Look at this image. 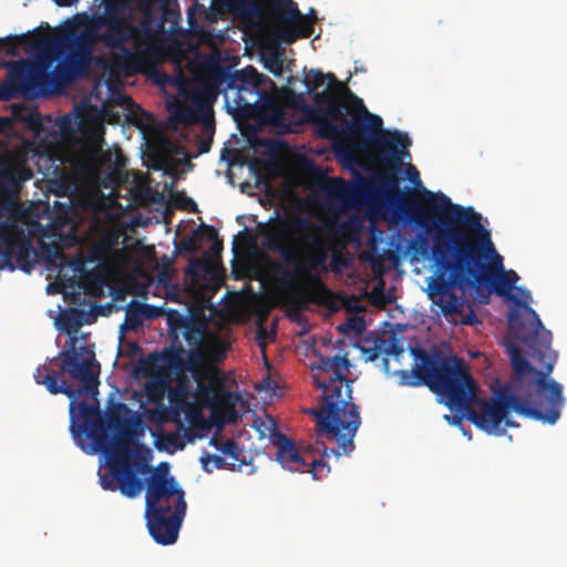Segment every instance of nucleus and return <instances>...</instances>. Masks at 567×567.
<instances>
[{
    "instance_id": "f8f14e48",
    "label": "nucleus",
    "mask_w": 567,
    "mask_h": 567,
    "mask_svg": "<svg viewBox=\"0 0 567 567\" xmlns=\"http://www.w3.org/2000/svg\"><path fill=\"white\" fill-rule=\"evenodd\" d=\"M212 82L214 96L219 91L225 93L235 91L234 101L237 107L257 103L266 94L264 85L268 82L272 83L269 78L260 74L254 66H246L234 72L218 68L212 73Z\"/></svg>"
},
{
    "instance_id": "473e14b6",
    "label": "nucleus",
    "mask_w": 567,
    "mask_h": 567,
    "mask_svg": "<svg viewBox=\"0 0 567 567\" xmlns=\"http://www.w3.org/2000/svg\"><path fill=\"white\" fill-rule=\"evenodd\" d=\"M326 80V74H323L319 70H312L308 78L305 80V84L308 91L316 90L323 85Z\"/></svg>"
},
{
    "instance_id": "f704fd0d",
    "label": "nucleus",
    "mask_w": 567,
    "mask_h": 567,
    "mask_svg": "<svg viewBox=\"0 0 567 567\" xmlns=\"http://www.w3.org/2000/svg\"><path fill=\"white\" fill-rule=\"evenodd\" d=\"M198 233L194 231L192 236L184 237L179 243V250L194 254L197 251V239H198Z\"/></svg>"
},
{
    "instance_id": "dca6fc26",
    "label": "nucleus",
    "mask_w": 567,
    "mask_h": 567,
    "mask_svg": "<svg viewBox=\"0 0 567 567\" xmlns=\"http://www.w3.org/2000/svg\"><path fill=\"white\" fill-rule=\"evenodd\" d=\"M207 374L194 379L195 401L202 408L229 410L234 408L233 393L226 389L225 375L219 369H209Z\"/></svg>"
},
{
    "instance_id": "09e8293b",
    "label": "nucleus",
    "mask_w": 567,
    "mask_h": 567,
    "mask_svg": "<svg viewBox=\"0 0 567 567\" xmlns=\"http://www.w3.org/2000/svg\"><path fill=\"white\" fill-rule=\"evenodd\" d=\"M128 346L133 354H136L140 351V346L136 342H131Z\"/></svg>"
},
{
    "instance_id": "3c124183",
    "label": "nucleus",
    "mask_w": 567,
    "mask_h": 567,
    "mask_svg": "<svg viewBox=\"0 0 567 567\" xmlns=\"http://www.w3.org/2000/svg\"><path fill=\"white\" fill-rule=\"evenodd\" d=\"M266 334V330L264 328H260L259 331H258V338H264Z\"/></svg>"
},
{
    "instance_id": "a211bd4d",
    "label": "nucleus",
    "mask_w": 567,
    "mask_h": 567,
    "mask_svg": "<svg viewBox=\"0 0 567 567\" xmlns=\"http://www.w3.org/2000/svg\"><path fill=\"white\" fill-rule=\"evenodd\" d=\"M185 514L186 512L181 511L164 512L162 509H145L150 535L158 544H174L178 537V532Z\"/></svg>"
},
{
    "instance_id": "72a5a7b5",
    "label": "nucleus",
    "mask_w": 567,
    "mask_h": 567,
    "mask_svg": "<svg viewBox=\"0 0 567 567\" xmlns=\"http://www.w3.org/2000/svg\"><path fill=\"white\" fill-rule=\"evenodd\" d=\"M161 440L167 447L171 446L174 449L182 450L185 446V443L183 442L178 432L164 433Z\"/></svg>"
},
{
    "instance_id": "79ce46f5",
    "label": "nucleus",
    "mask_w": 567,
    "mask_h": 567,
    "mask_svg": "<svg viewBox=\"0 0 567 567\" xmlns=\"http://www.w3.org/2000/svg\"><path fill=\"white\" fill-rule=\"evenodd\" d=\"M326 79L329 81V86H334L333 90H338V91L344 92V89H348L332 73L326 74Z\"/></svg>"
},
{
    "instance_id": "7c9ffc66",
    "label": "nucleus",
    "mask_w": 567,
    "mask_h": 567,
    "mask_svg": "<svg viewBox=\"0 0 567 567\" xmlns=\"http://www.w3.org/2000/svg\"><path fill=\"white\" fill-rule=\"evenodd\" d=\"M20 39L16 35L0 39V51L14 56L19 53Z\"/></svg>"
},
{
    "instance_id": "0eeeda50",
    "label": "nucleus",
    "mask_w": 567,
    "mask_h": 567,
    "mask_svg": "<svg viewBox=\"0 0 567 567\" xmlns=\"http://www.w3.org/2000/svg\"><path fill=\"white\" fill-rule=\"evenodd\" d=\"M516 291L520 299H513V302L522 307L530 317L529 326L524 321L520 312L511 310L508 313V334L527 348V353L537 363H551L555 365L557 353L551 349V332L543 326L537 312L529 306L530 292L517 287Z\"/></svg>"
},
{
    "instance_id": "cd10ccee",
    "label": "nucleus",
    "mask_w": 567,
    "mask_h": 567,
    "mask_svg": "<svg viewBox=\"0 0 567 567\" xmlns=\"http://www.w3.org/2000/svg\"><path fill=\"white\" fill-rule=\"evenodd\" d=\"M203 470L212 473L214 468H229V463L219 455L206 453L200 457Z\"/></svg>"
},
{
    "instance_id": "4be33fe9",
    "label": "nucleus",
    "mask_w": 567,
    "mask_h": 567,
    "mask_svg": "<svg viewBox=\"0 0 567 567\" xmlns=\"http://www.w3.org/2000/svg\"><path fill=\"white\" fill-rule=\"evenodd\" d=\"M210 445L215 446L224 455L231 460L229 463V470H240L241 466L246 464V461L241 457L243 450L239 447V444L235 440H226L223 442L217 436H213L210 439Z\"/></svg>"
},
{
    "instance_id": "393cba45",
    "label": "nucleus",
    "mask_w": 567,
    "mask_h": 567,
    "mask_svg": "<svg viewBox=\"0 0 567 567\" xmlns=\"http://www.w3.org/2000/svg\"><path fill=\"white\" fill-rule=\"evenodd\" d=\"M353 190L354 187L340 177L327 181L322 187V192L327 198L338 200H344Z\"/></svg>"
},
{
    "instance_id": "4c0bfd02",
    "label": "nucleus",
    "mask_w": 567,
    "mask_h": 567,
    "mask_svg": "<svg viewBox=\"0 0 567 567\" xmlns=\"http://www.w3.org/2000/svg\"><path fill=\"white\" fill-rule=\"evenodd\" d=\"M177 118L183 123H193L197 121L195 113L186 107L177 112Z\"/></svg>"
},
{
    "instance_id": "a19ab883",
    "label": "nucleus",
    "mask_w": 567,
    "mask_h": 567,
    "mask_svg": "<svg viewBox=\"0 0 567 567\" xmlns=\"http://www.w3.org/2000/svg\"><path fill=\"white\" fill-rule=\"evenodd\" d=\"M213 143V136H208L206 138L198 140L197 150L199 154H204L209 152Z\"/></svg>"
},
{
    "instance_id": "8fccbe9b",
    "label": "nucleus",
    "mask_w": 567,
    "mask_h": 567,
    "mask_svg": "<svg viewBox=\"0 0 567 567\" xmlns=\"http://www.w3.org/2000/svg\"><path fill=\"white\" fill-rule=\"evenodd\" d=\"M382 363H383L384 370L388 371L389 370V359L388 358H383L382 359Z\"/></svg>"
},
{
    "instance_id": "423d86ee",
    "label": "nucleus",
    "mask_w": 567,
    "mask_h": 567,
    "mask_svg": "<svg viewBox=\"0 0 567 567\" xmlns=\"http://www.w3.org/2000/svg\"><path fill=\"white\" fill-rule=\"evenodd\" d=\"M131 10L130 0H103V11L94 13L90 22L93 31L105 29L92 40L103 42L109 49L118 50V64L127 75L142 73L152 64V52L140 49L143 44L142 35L148 34V27L145 22L141 25L131 23Z\"/></svg>"
},
{
    "instance_id": "7ed1b4c3",
    "label": "nucleus",
    "mask_w": 567,
    "mask_h": 567,
    "mask_svg": "<svg viewBox=\"0 0 567 567\" xmlns=\"http://www.w3.org/2000/svg\"><path fill=\"white\" fill-rule=\"evenodd\" d=\"M76 339L70 338L69 347L61 350L52 361L59 362L54 371L47 364L38 367L34 380L51 394H64L71 399L70 431L74 437L85 435L93 441L94 449L104 453L107 472L100 475L103 489L115 492L128 498L137 497L143 491V480L136 476L131 466L128 447V424L116 413L105 420L99 404L85 401L75 402L83 394L97 393L100 364L89 346L75 347Z\"/></svg>"
},
{
    "instance_id": "de8ad7c7",
    "label": "nucleus",
    "mask_w": 567,
    "mask_h": 567,
    "mask_svg": "<svg viewBox=\"0 0 567 567\" xmlns=\"http://www.w3.org/2000/svg\"><path fill=\"white\" fill-rule=\"evenodd\" d=\"M410 171L412 172L410 174V179L412 182H414V178L419 181V172L416 171V168L413 165H410Z\"/></svg>"
},
{
    "instance_id": "6e6552de",
    "label": "nucleus",
    "mask_w": 567,
    "mask_h": 567,
    "mask_svg": "<svg viewBox=\"0 0 567 567\" xmlns=\"http://www.w3.org/2000/svg\"><path fill=\"white\" fill-rule=\"evenodd\" d=\"M317 104L324 106L326 117L320 120V135L326 138H341L346 135H358L364 130V125L355 117L348 120L346 115H355L365 111L363 101L344 89V92L326 89L315 94Z\"/></svg>"
},
{
    "instance_id": "a878e982",
    "label": "nucleus",
    "mask_w": 567,
    "mask_h": 567,
    "mask_svg": "<svg viewBox=\"0 0 567 567\" xmlns=\"http://www.w3.org/2000/svg\"><path fill=\"white\" fill-rule=\"evenodd\" d=\"M223 2L238 16L256 18L264 11L258 0H223Z\"/></svg>"
},
{
    "instance_id": "f03ea898",
    "label": "nucleus",
    "mask_w": 567,
    "mask_h": 567,
    "mask_svg": "<svg viewBox=\"0 0 567 567\" xmlns=\"http://www.w3.org/2000/svg\"><path fill=\"white\" fill-rule=\"evenodd\" d=\"M426 196L433 212L442 215L435 224L427 212L413 207L415 225L433 236L432 254L439 267L427 279V297L449 322L472 326L478 322L477 317L470 306L463 315L465 301L454 289L478 290L488 284L496 295L504 297L519 277L514 270H504L503 258L496 252L491 231L483 225L480 213L472 206L452 203L442 193L426 192Z\"/></svg>"
},
{
    "instance_id": "ea45409f",
    "label": "nucleus",
    "mask_w": 567,
    "mask_h": 567,
    "mask_svg": "<svg viewBox=\"0 0 567 567\" xmlns=\"http://www.w3.org/2000/svg\"><path fill=\"white\" fill-rule=\"evenodd\" d=\"M53 184L55 185L54 192L58 195H66L71 192L72 185L62 179H56Z\"/></svg>"
},
{
    "instance_id": "bb28decb",
    "label": "nucleus",
    "mask_w": 567,
    "mask_h": 567,
    "mask_svg": "<svg viewBox=\"0 0 567 567\" xmlns=\"http://www.w3.org/2000/svg\"><path fill=\"white\" fill-rule=\"evenodd\" d=\"M84 317L85 313L83 311L71 309L70 312L63 318L68 332H78L84 323H87V321L84 320Z\"/></svg>"
},
{
    "instance_id": "2eb2a0df",
    "label": "nucleus",
    "mask_w": 567,
    "mask_h": 567,
    "mask_svg": "<svg viewBox=\"0 0 567 567\" xmlns=\"http://www.w3.org/2000/svg\"><path fill=\"white\" fill-rule=\"evenodd\" d=\"M360 113L364 114V120L358 121L364 125V130L358 135H351V137L361 136L367 131H370L371 134L364 137V142L378 150L379 158L382 163H391L393 159H399V155L410 157V153L406 150L412 145V140L406 133L398 130H383V122L380 116L371 114L367 110L357 112L355 114ZM344 137H350V135H346Z\"/></svg>"
},
{
    "instance_id": "2f4dec72",
    "label": "nucleus",
    "mask_w": 567,
    "mask_h": 567,
    "mask_svg": "<svg viewBox=\"0 0 567 567\" xmlns=\"http://www.w3.org/2000/svg\"><path fill=\"white\" fill-rule=\"evenodd\" d=\"M203 236H205L208 240H212V251L218 252L223 249V241L218 238L217 231L214 227L204 225L202 230Z\"/></svg>"
},
{
    "instance_id": "37998d69",
    "label": "nucleus",
    "mask_w": 567,
    "mask_h": 567,
    "mask_svg": "<svg viewBox=\"0 0 567 567\" xmlns=\"http://www.w3.org/2000/svg\"><path fill=\"white\" fill-rule=\"evenodd\" d=\"M53 2L59 7H70L78 2V0H53Z\"/></svg>"
},
{
    "instance_id": "603ef678",
    "label": "nucleus",
    "mask_w": 567,
    "mask_h": 567,
    "mask_svg": "<svg viewBox=\"0 0 567 567\" xmlns=\"http://www.w3.org/2000/svg\"><path fill=\"white\" fill-rule=\"evenodd\" d=\"M340 229H341V230H348V229H349V225H348V224H346V223H342V224L340 225Z\"/></svg>"
},
{
    "instance_id": "ddd939ff",
    "label": "nucleus",
    "mask_w": 567,
    "mask_h": 567,
    "mask_svg": "<svg viewBox=\"0 0 567 567\" xmlns=\"http://www.w3.org/2000/svg\"><path fill=\"white\" fill-rule=\"evenodd\" d=\"M225 351L216 346L206 349L202 346L192 347L186 351L182 343L171 342L158 354L162 363L176 374L189 372L193 379L207 374L209 369H218L214 362L223 360Z\"/></svg>"
},
{
    "instance_id": "9b49d317",
    "label": "nucleus",
    "mask_w": 567,
    "mask_h": 567,
    "mask_svg": "<svg viewBox=\"0 0 567 567\" xmlns=\"http://www.w3.org/2000/svg\"><path fill=\"white\" fill-rule=\"evenodd\" d=\"M53 63L50 54H40L35 61L14 64L7 81L0 83V102H8L17 96L33 99L40 95L48 84L49 68Z\"/></svg>"
},
{
    "instance_id": "aec40b11",
    "label": "nucleus",
    "mask_w": 567,
    "mask_h": 567,
    "mask_svg": "<svg viewBox=\"0 0 567 567\" xmlns=\"http://www.w3.org/2000/svg\"><path fill=\"white\" fill-rule=\"evenodd\" d=\"M103 143L104 138L99 134L94 137L93 145L82 152L80 158V166L82 169L91 174H96L105 162L109 161V154L102 150Z\"/></svg>"
},
{
    "instance_id": "1a4fd4ad",
    "label": "nucleus",
    "mask_w": 567,
    "mask_h": 567,
    "mask_svg": "<svg viewBox=\"0 0 567 567\" xmlns=\"http://www.w3.org/2000/svg\"><path fill=\"white\" fill-rule=\"evenodd\" d=\"M264 11L259 16H267L274 23V35L282 43L291 44L298 39L310 38L315 32L317 13L310 9L302 14L293 0H258Z\"/></svg>"
},
{
    "instance_id": "6ab92c4d",
    "label": "nucleus",
    "mask_w": 567,
    "mask_h": 567,
    "mask_svg": "<svg viewBox=\"0 0 567 567\" xmlns=\"http://www.w3.org/2000/svg\"><path fill=\"white\" fill-rule=\"evenodd\" d=\"M179 333L189 348L197 347L203 344L206 327L203 322L193 317L179 316L171 322V337L172 342H175V344L181 343L178 339Z\"/></svg>"
},
{
    "instance_id": "f257e3e1",
    "label": "nucleus",
    "mask_w": 567,
    "mask_h": 567,
    "mask_svg": "<svg viewBox=\"0 0 567 567\" xmlns=\"http://www.w3.org/2000/svg\"><path fill=\"white\" fill-rule=\"evenodd\" d=\"M506 352L515 373L513 390L501 388L491 399L477 396L475 380L464 360L455 355H429L417 350L421 364H416L412 371H399V383L413 388L429 386L443 398L450 410L462 411L468 421L487 434L501 435L506 427L518 426L507 417L509 411L554 424L565 403L563 386L548 378L554 365L550 362L538 363L540 370L533 368L519 346L509 341L506 342Z\"/></svg>"
},
{
    "instance_id": "58836bf2",
    "label": "nucleus",
    "mask_w": 567,
    "mask_h": 567,
    "mask_svg": "<svg viewBox=\"0 0 567 567\" xmlns=\"http://www.w3.org/2000/svg\"><path fill=\"white\" fill-rule=\"evenodd\" d=\"M270 123L277 126L285 125L286 115L285 112L281 109H275L274 113L270 115L269 118Z\"/></svg>"
},
{
    "instance_id": "864d4df0",
    "label": "nucleus",
    "mask_w": 567,
    "mask_h": 567,
    "mask_svg": "<svg viewBox=\"0 0 567 567\" xmlns=\"http://www.w3.org/2000/svg\"><path fill=\"white\" fill-rule=\"evenodd\" d=\"M42 44H43L44 47H49V45H51V44H52V42H51V41H49V40H45V41H43V42H42Z\"/></svg>"
},
{
    "instance_id": "412c9836",
    "label": "nucleus",
    "mask_w": 567,
    "mask_h": 567,
    "mask_svg": "<svg viewBox=\"0 0 567 567\" xmlns=\"http://www.w3.org/2000/svg\"><path fill=\"white\" fill-rule=\"evenodd\" d=\"M161 315V309L137 301L128 303L125 315V322L122 326L123 330H135L143 324L144 319H154Z\"/></svg>"
},
{
    "instance_id": "e433bc0d",
    "label": "nucleus",
    "mask_w": 567,
    "mask_h": 567,
    "mask_svg": "<svg viewBox=\"0 0 567 567\" xmlns=\"http://www.w3.org/2000/svg\"><path fill=\"white\" fill-rule=\"evenodd\" d=\"M381 349L380 342L377 339L372 348H363L362 352L365 354L367 361H375L383 353Z\"/></svg>"
},
{
    "instance_id": "f3484780",
    "label": "nucleus",
    "mask_w": 567,
    "mask_h": 567,
    "mask_svg": "<svg viewBox=\"0 0 567 567\" xmlns=\"http://www.w3.org/2000/svg\"><path fill=\"white\" fill-rule=\"evenodd\" d=\"M94 41L80 39L76 41V48L69 56L58 63L53 72H49L48 84L41 89L40 94L48 87L50 83L56 85H68L82 75L92 61V45Z\"/></svg>"
},
{
    "instance_id": "c85d7f7f",
    "label": "nucleus",
    "mask_w": 567,
    "mask_h": 567,
    "mask_svg": "<svg viewBox=\"0 0 567 567\" xmlns=\"http://www.w3.org/2000/svg\"><path fill=\"white\" fill-rule=\"evenodd\" d=\"M378 340L382 348V352L386 355L400 357L404 352L403 347L400 344V341L395 336H391L388 339L378 338Z\"/></svg>"
},
{
    "instance_id": "5701e85b",
    "label": "nucleus",
    "mask_w": 567,
    "mask_h": 567,
    "mask_svg": "<svg viewBox=\"0 0 567 567\" xmlns=\"http://www.w3.org/2000/svg\"><path fill=\"white\" fill-rule=\"evenodd\" d=\"M32 176L30 169L21 165L6 163L0 166V185L8 187H18L21 183Z\"/></svg>"
},
{
    "instance_id": "4468645a",
    "label": "nucleus",
    "mask_w": 567,
    "mask_h": 567,
    "mask_svg": "<svg viewBox=\"0 0 567 567\" xmlns=\"http://www.w3.org/2000/svg\"><path fill=\"white\" fill-rule=\"evenodd\" d=\"M404 156L399 155V159H393L391 163H384L386 165V169L383 173H375L370 178H364L362 181V186L365 190L372 192L377 194L379 197L392 203L396 204L398 206H402L404 208V212L406 213L409 219L415 224L412 219L413 214V207L419 206L425 212H427V215L430 216L431 220L433 223L437 224L439 218L442 216L441 213L433 212L430 203L427 202L426 192L427 189H424L423 192V199L426 203L427 207H423L417 203L410 202L404 203V196L403 193L400 189V179L398 177L399 172V165L401 158Z\"/></svg>"
},
{
    "instance_id": "b1692460",
    "label": "nucleus",
    "mask_w": 567,
    "mask_h": 567,
    "mask_svg": "<svg viewBox=\"0 0 567 567\" xmlns=\"http://www.w3.org/2000/svg\"><path fill=\"white\" fill-rule=\"evenodd\" d=\"M14 244L13 252H12V262L16 268H20L22 271L30 274L34 267V261L32 260L33 249L29 240L16 241L11 239Z\"/></svg>"
},
{
    "instance_id": "20e7f679",
    "label": "nucleus",
    "mask_w": 567,
    "mask_h": 567,
    "mask_svg": "<svg viewBox=\"0 0 567 567\" xmlns=\"http://www.w3.org/2000/svg\"><path fill=\"white\" fill-rule=\"evenodd\" d=\"M316 357L311 364L312 378L322 392L318 409L309 411L317 423L316 446L301 454L295 442L280 432L272 435L271 443L277 449V461L282 467L310 472L315 480H320L330 473L327 460L331 455L338 458L353 452L361 415L352 398L353 380L347 377L351 368L347 354L328 357L319 353Z\"/></svg>"
},
{
    "instance_id": "39448f33",
    "label": "nucleus",
    "mask_w": 567,
    "mask_h": 567,
    "mask_svg": "<svg viewBox=\"0 0 567 567\" xmlns=\"http://www.w3.org/2000/svg\"><path fill=\"white\" fill-rule=\"evenodd\" d=\"M321 230L320 225L303 216L278 219L261 230L265 247L277 252L286 266H292V269H284L274 262L272 267L280 274L282 282H319L320 272L327 270L332 251L321 237Z\"/></svg>"
},
{
    "instance_id": "c756f323",
    "label": "nucleus",
    "mask_w": 567,
    "mask_h": 567,
    "mask_svg": "<svg viewBox=\"0 0 567 567\" xmlns=\"http://www.w3.org/2000/svg\"><path fill=\"white\" fill-rule=\"evenodd\" d=\"M172 203L175 207L187 210L189 213L197 212V204L193 198L185 195V193H175L171 196Z\"/></svg>"
},
{
    "instance_id": "c9c22d12",
    "label": "nucleus",
    "mask_w": 567,
    "mask_h": 567,
    "mask_svg": "<svg viewBox=\"0 0 567 567\" xmlns=\"http://www.w3.org/2000/svg\"><path fill=\"white\" fill-rule=\"evenodd\" d=\"M364 327V321L362 319H348V321L343 324V326H340L339 329L341 331H355V332H361L362 329Z\"/></svg>"
},
{
    "instance_id": "49530a36",
    "label": "nucleus",
    "mask_w": 567,
    "mask_h": 567,
    "mask_svg": "<svg viewBox=\"0 0 567 567\" xmlns=\"http://www.w3.org/2000/svg\"><path fill=\"white\" fill-rule=\"evenodd\" d=\"M281 69H282V62L280 59H277L276 60V69H270L271 72H274L276 75H279L281 73Z\"/></svg>"
},
{
    "instance_id": "9d476101",
    "label": "nucleus",
    "mask_w": 567,
    "mask_h": 567,
    "mask_svg": "<svg viewBox=\"0 0 567 567\" xmlns=\"http://www.w3.org/2000/svg\"><path fill=\"white\" fill-rule=\"evenodd\" d=\"M131 466L138 478H141L138 473H150L146 484L143 481V489L146 488L145 509L186 512L187 504L185 501V493L176 478L169 475V467L167 463H161L157 470H153L147 465L138 463H131Z\"/></svg>"
},
{
    "instance_id": "c03bdc74",
    "label": "nucleus",
    "mask_w": 567,
    "mask_h": 567,
    "mask_svg": "<svg viewBox=\"0 0 567 567\" xmlns=\"http://www.w3.org/2000/svg\"><path fill=\"white\" fill-rule=\"evenodd\" d=\"M419 244H420V248L422 250V254H425L427 251V249H429V245H427L426 238L421 236Z\"/></svg>"
},
{
    "instance_id": "a18cd8bd",
    "label": "nucleus",
    "mask_w": 567,
    "mask_h": 567,
    "mask_svg": "<svg viewBox=\"0 0 567 567\" xmlns=\"http://www.w3.org/2000/svg\"><path fill=\"white\" fill-rule=\"evenodd\" d=\"M332 265L334 267H339V266H343L344 262H343L342 258L338 254H333V256H332Z\"/></svg>"
}]
</instances>
